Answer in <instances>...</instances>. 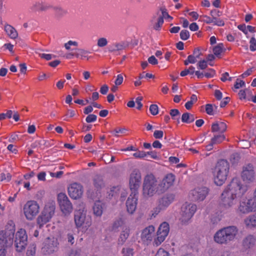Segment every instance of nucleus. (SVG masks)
I'll use <instances>...</instances> for the list:
<instances>
[{
    "mask_svg": "<svg viewBox=\"0 0 256 256\" xmlns=\"http://www.w3.org/2000/svg\"><path fill=\"white\" fill-rule=\"evenodd\" d=\"M250 49L251 51L254 52L256 50V40L254 38H252L250 40Z\"/></svg>",
    "mask_w": 256,
    "mask_h": 256,
    "instance_id": "55",
    "label": "nucleus"
},
{
    "mask_svg": "<svg viewBox=\"0 0 256 256\" xmlns=\"http://www.w3.org/2000/svg\"><path fill=\"white\" fill-rule=\"evenodd\" d=\"M150 111L152 114L155 116L158 112V108L156 104H151L150 106Z\"/></svg>",
    "mask_w": 256,
    "mask_h": 256,
    "instance_id": "54",
    "label": "nucleus"
},
{
    "mask_svg": "<svg viewBox=\"0 0 256 256\" xmlns=\"http://www.w3.org/2000/svg\"><path fill=\"white\" fill-rule=\"evenodd\" d=\"M45 216L46 215H44L41 214L37 218V224L38 225L40 228L50 220V219Z\"/></svg>",
    "mask_w": 256,
    "mask_h": 256,
    "instance_id": "36",
    "label": "nucleus"
},
{
    "mask_svg": "<svg viewBox=\"0 0 256 256\" xmlns=\"http://www.w3.org/2000/svg\"><path fill=\"white\" fill-rule=\"evenodd\" d=\"M198 98L196 94H193L190 96V100L186 102L185 104V107L187 110H190L192 105L197 102Z\"/></svg>",
    "mask_w": 256,
    "mask_h": 256,
    "instance_id": "40",
    "label": "nucleus"
},
{
    "mask_svg": "<svg viewBox=\"0 0 256 256\" xmlns=\"http://www.w3.org/2000/svg\"><path fill=\"white\" fill-rule=\"evenodd\" d=\"M53 9L54 12V16L57 18H62L68 13L66 9L60 6H54L53 8Z\"/></svg>",
    "mask_w": 256,
    "mask_h": 256,
    "instance_id": "32",
    "label": "nucleus"
},
{
    "mask_svg": "<svg viewBox=\"0 0 256 256\" xmlns=\"http://www.w3.org/2000/svg\"><path fill=\"white\" fill-rule=\"evenodd\" d=\"M164 24L162 16L159 13L154 15L150 20V26L156 30H159Z\"/></svg>",
    "mask_w": 256,
    "mask_h": 256,
    "instance_id": "22",
    "label": "nucleus"
},
{
    "mask_svg": "<svg viewBox=\"0 0 256 256\" xmlns=\"http://www.w3.org/2000/svg\"><path fill=\"white\" fill-rule=\"evenodd\" d=\"M124 226H128L124 222V221L122 219L119 218L116 220L113 224L112 226V230L114 231H116L118 228H120L121 230L123 228Z\"/></svg>",
    "mask_w": 256,
    "mask_h": 256,
    "instance_id": "35",
    "label": "nucleus"
},
{
    "mask_svg": "<svg viewBox=\"0 0 256 256\" xmlns=\"http://www.w3.org/2000/svg\"><path fill=\"white\" fill-rule=\"evenodd\" d=\"M196 118L194 114L188 112H185L182 114V121L183 122L190 124L193 122Z\"/></svg>",
    "mask_w": 256,
    "mask_h": 256,
    "instance_id": "33",
    "label": "nucleus"
},
{
    "mask_svg": "<svg viewBox=\"0 0 256 256\" xmlns=\"http://www.w3.org/2000/svg\"><path fill=\"white\" fill-rule=\"evenodd\" d=\"M216 74L214 70L212 68L209 69L207 72L204 73V76L206 78H212Z\"/></svg>",
    "mask_w": 256,
    "mask_h": 256,
    "instance_id": "61",
    "label": "nucleus"
},
{
    "mask_svg": "<svg viewBox=\"0 0 256 256\" xmlns=\"http://www.w3.org/2000/svg\"><path fill=\"white\" fill-rule=\"evenodd\" d=\"M245 86L244 82L238 78L236 80L235 84H234V87L236 89H238V88H242L243 86Z\"/></svg>",
    "mask_w": 256,
    "mask_h": 256,
    "instance_id": "57",
    "label": "nucleus"
},
{
    "mask_svg": "<svg viewBox=\"0 0 256 256\" xmlns=\"http://www.w3.org/2000/svg\"><path fill=\"white\" fill-rule=\"evenodd\" d=\"M4 30L7 36L12 40H15L18 37V32L16 28L8 24H5Z\"/></svg>",
    "mask_w": 256,
    "mask_h": 256,
    "instance_id": "26",
    "label": "nucleus"
},
{
    "mask_svg": "<svg viewBox=\"0 0 256 256\" xmlns=\"http://www.w3.org/2000/svg\"><path fill=\"white\" fill-rule=\"evenodd\" d=\"M174 180L175 176L173 174H168L159 184L160 190L165 191L167 190L173 185Z\"/></svg>",
    "mask_w": 256,
    "mask_h": 256,
    "instance_id": "19",
    "label": "nucleus"
},
{
    "mask_svg": "<svg viewBox=\"0 0 256 256\" xmlns=\"http://www.w3.org/2000/svg\"><path fill=\"white\" fill-rule=\"evenodd\" d=\"M122 256H134V249L130 248H124L122 250Z\"/></svg>",
    "mask_w": 256,
    "mask_h": 256,
    "instance_id": "44",
    "label": "nucleus"
},
{
    "mask_svg": "<svg viewBox=\"0 0 256 256\" xmlns=\"http://www.w3.org/2000/svg\"><path fill=\"white\" fill-rule=\"evenodd\" d=\"M97 116L94 114H90L87 116L86 120L87 122L90 123L95 122L96 120Z\"/></svg>",
    "mask_w": 256,
    "mask_h": 256,
    "instance_id": "60",
    "label": "nucleus"
},
{
    "mask_svg": "<svg viewBox=\"0 0 256 256\" xmlns=\"http://www.w3.org/2000/svg\"><path fill=\"white\" fill-rule=\"evenodd\" d=\"M124 45L123 42H116L110 46L109 51L112 52L118 51L124 49Z\"/></svg>",
    "mask_w": 256,
    "mask_h": 256,
    "instance_id": "37",
    "label": "nucleus"
},
{
    "mask_svg": "<svg viewBox=\"0 0 256 256\" xmlns=\"http://www.w3.org/2000/svg\"><path fill=\"white\" fill-rule=\"evenodd\" d=\"M227 126L223 122H216L212 125V132H218L223 134L226 130Z\"/></svg>",
    "mask_w": 256,
    "mask_h": 256,
    "instance_id": "25",
    "label": "nucleus"
},
{
    "mask_svg": "<svg viewBox=\"0 0 256 256\" xmlns=\"http://www.w3.org/2000/svg\"><path fill=\"white\" fill-rule=\"evenodd\" d=\"M34 9L38 11H46L52 8L51 5L42 2H36L33 6Z\"/></svg>",
    "mask_w": 256,
    "mask_h": 256,
    "instance_id": "30",
    "label": "nucleus"
},
{
    "mask_svg": "<svg viewBox=\"0 0 256 256\" xmlns=\"http://www.w3.org/2000/svg\"><path fill=\"white\" fill-rule=\"evenodd\" d=\"M206 112L208 115H214V106L212 104H206Z\"/></svg>",
    "mask_w": 256,
    "mask_h": 256,
    "instance_id": "53",
    "label": "nucleus"
},
{
    "mask_svg": "<svg viewBox=\"0 0 256 256\" xmlns=\"http://www.w3.org/2000/svg\"><path fill=\"white\" fill-rule=\"evenodd\" d=\"M256 242V238L252 235H248L246 237L242 242V244L246 248H250Z\"/></svg>",
    "mask_w": 256,
    "mask_h": 256,
    "instance_id": "31",
    "label": "nucleus"
},
{
    "mask_svg": "<svg viewBox=\"0 0 256 256\" xmlns=\"http://www.w3.org/2000/svg\"><path fill=\"white\" fill-rule=\"evenodd\" d=\"M175 196L172 194H164L158 202V207L154 209V214H158L162 210L166 208L169 205L172 204L174 200Z\"/></svg>",
    "mask_w": 256,
    "mask_h": 256,
    "instance_id": "14",
    "label": "nucleus"
},
{
    "mask_svg": "<svg viewBox=\"0 0 256 256\" xmlns=\"http://www.w3.org/2000/svg\"><path fill=\"white\" fill-rule=\"evenodd\" d=\"M68 193L72 198H78L82 196L83 194L82 186L77 182L72 183L68 188Z\"/></svg>",
    "mask_w": 256,
    "mask_h": 256,
    "instance_id": "17",
    "label": "nucleus"
},
{
    "mask_svg": "<svg viewBox=\"0 0 256 256\" xmlns=\"http://www.w3.org/2000/svg\"><path fill=\"white\" fill-rule=\"evenodd\" d=\"M78 46V43L76 41L70 40L64 44V47L68 51L76 50L77 48H72V46L77 48Z\"/></svg>",
    "mask_w": 256,
    "mask_h": 256,
    "instance_id": "34",
    "label": "nucleus"
},
{
    "mask_svg": "<svg viewBox=\"0 0 256 256\" xmlns=\"http://www.w3.org/2000/svg\"><path fill=\"white\" fill-rule=\"evenodd\" d=\"M94 186L98 190L104 186L102 178L99 176H95L94 179Z\"/></svg>",
    "mask_w": 256,
    "mask_h": 256,
    "instance_id": "38",
    "label": "nucleus"
},
{
    "mask_svg": "<svg viewBox=\"0 0 256 256\" xmlns=\"http://www.w3.org/2000/svg\"><path fill=\"white\" fill-rule=\"evenodd\" d=\"M180 38L184 40H188L190 38V33L188 30H182L180 32Z\"/></svg>",
    "mask_w": 256,
    "mask_h": 256,
    "instance_id": "51",
    "label": "nucleus"
},
{
    "mask_svg": "<svg viewBox=\"0 0 256 256\" xmlns=\"http://www.w3.org/2000/svg\"><path fill=\"white\" fill-rule=\"evenodd\" d=\"M108 44V40L105 38H100L98 40L97 46L102 48L106 46Z\"/></svg>",
    "mask_w": 256,
    "mask_h": 256,
    "instance_id": "46",
    "label": "nucleus"
},
{
    "mask_svg": "<svg viewBox=\"0 0 256 256\" xmlns=\"http://www.w3.org/2000/svg\"><path fill=\"white\" fill-rule=\"evenodd\" d=\"M196 210V206L194 204L186 202L182 208L180 220L182 224L187 223L192 217Z\"/></svg>",
    "mask_w": 256,
    "mask_h": 256,
    "instance_id": "8",
    "label": "nucleus"
},
{
    "mask_svg": "<svg viewBox=\"0 0 256 256\" xmlns=\"http://www.w3.org/2000/svg\"><path fill=\"white\" fill-rule=\"evenodd\" d=\"M157 180L154 174H146L144 179L142 194L145 198L152 196L158 190Z\"/></svg>",
    "mask_w": 256,
    "mask_h": 256,
    "instance_id": "5",
    "label": "nucleus"
},
{
    "mask_svg": "<svg viewBox=\"0 0 256 256\" xmlns=\"http://www.w3.org/2000/svg\"><path fill=\"white\" fill-rule=\"evenodd\" d=\"M74 222L77 228H82L85 231L92 225V218L87 215V211L83 203L80 204L74 210Z\"/></svg>",
    "mask_w": 256,
    "mask_h": 256,
    "instance_id": "3",
    "label": "nucleus"
},
{
    "mask_svg": "<svg viewBox=\"0 0 256 256\" xmlns=\"http://www.w3.org/2000/svg\"><path fill=\"white\" fill-rule=\"evenodd\" d=\"M154 256H170V254L164 248H160Z\"/></svg>",
    "mask_w": 256,
    "mask_h": 256,
    "instance_id": "49",
    "label": "nucleus"
},
{
    "mask_svg": "<svg viewBox=\"0 0 256 256\" xmlns=\"http://www.w3.org/2000/svg\"><path fill=\"white\" fill-rule=\"evenodd\" d=\"M208 193V189L206 187L197 188L192 190L190 192L192 198L194 200H204Z\"/></svg>",
    "mask_w": 256,
    "mask_h": 256,
    "instance_id": "16",
    "label": "nucleus"
},
{
    "mask_svg": "<svg viewBox=\"0 0 256 256\" xmlns=\"http://www.w3.org/2000/svg\"><path fill=\"white\" fill-rule=\"evenodd\" d=\"M238 232V228L234 226L222 228L214 234V240L219 244H227L234 240Z\"/></svg>",
    "mask_w": 256,
    "mask_h": 256,
    "instance_id": "2",
    "label": "nucleus"
},
{
    "mask_svg": "<svg viewBox=\"0 0 256 256\" xmlns=\"http://www.w3.org/2000/svg\"><path fill=\"white\" fill-rule=\"evenodd\" d=\"M224 50V44L220 43L213 48V52L215 56H219Z\"/></svg>",
    "mask_w": 256,
    "mask_h": 256,
    "instance_id": "41",
    "label": "nucleus"
},
{
    "mask_svg": "<svg viewBox=\"0 0 256 256\" xmlns=\"http://www.w3.org/2000/svg\"><path fill=\"white\" fill-rule=\"evenodd\" d=\"M198 68L200 70H204L208 67L207 62L205 60H200L197 64Z\"/></svg>",
    "mask_w": 256,
    "mask_h": 256,
    "instance_id": "52",
    "label": "nucleus"
},
{
    "mask_svg": "<svg viewBox=\"0 0 256 256\" xmlns=\"http://www.w3.org/2000/svg\"><path fill=\"white\" fill-rule=\"evenodd\" d=\"M226 138L222 134L218 135H214L212 138V142L214 144H218L222 142Z\"/></svg>",
    "mask_w": 256,
    "mask_h": 256,
    "instance_id": "39",
    "label": "nucleus"
},
{
    "mask_svg": "<svg viewBox=\"0 0 256 256\" xmlns=\"http://www.w3.org/2000/svg\"><path fill=\"white\" fill-rule=\"evenodd\" d=\"M218 16H213L212 17V24L214 25L217 26H222L224 25V22L223 20L220 18H218Z\"/></svg>",
    "mask_w": 256,
    "mask_h": 256,
    "instance_id": "42",
    "label": "nucleus"
},
{
    "mask_svg": "<svg viewBox=\"0 0 256 256\" xmlns=\"http://www.w3.org/2000/svg\"><path fill=\"white\" fill-rule=\"evenodd\" d=\"M124 80V78L122 74H119L116 76L114 81V84L116 86H120L122 84Z\"/></svg>",
    "mask_w": 256,
    "mask_h": 256,
    "instance_id": "59",
    "label": "nucleus"
},
{
    "mask_svg": "<svg viewBox=\"0 0 256 256\" xmlns=\"http://www.w3.org/2000/svg\"><path fill=\"white\" fill-rule=\"evenodd\" d=\"M170 232L169 224L166 222L162 223L158 230L156 237L154 239V244L160 246L166 239Z\"/></svg>",
    "mask_w": 256,
    "mask_h": 256,
    "instance_id": "10",
    "label": "nucleus"
},
{
    "mask_svg": "<svg viewBox=\"0 0 256 256\" xmlns=\"http://www.w3.org/2000/svg\"><path fill=\"white\" fill-rule=\"evenodd\" d=\"M246 190L247 187L242 185L238 178H234L222 194L220 205L226 209L232 208L236 204L237 198Z\"/></svg>",
    "mask_w": 256,
    "mask_h": 256,
    "instance_id": "1",
    "label": "nucleus"
},
{
    "mask_svg": "<svg viewBox=\"0 0 256 256\" xmlns=\"http://www.w3.org/2000/svg\"><path fill=\"white\" fill-rule=\"evenodd\" d=\"M164 132L160 130H156L154 132V136L155 138L160 139L163 137Z\"/></svg>",
    "mask_w": 256,
    "mask_h": 256,
    "instance_id": "62",
    "label": "nucleus"
},
{
    "mask_svg": "<svg viewBox=\"0 0 256 256\" xmlns=\"http://www.w3.org/2000/svg\"><path fill=\"white\" fill-rule=\"evenodd\" d=\"M58 202L60 209L65 216L69 215L72 211V204L64 193H60L58 195Z\"/></svg>",
    "mask_w": 256,
    "mask_h": 256,
    "instance_id": "9",
    "label": "nucleus"
},
{
    "mask_svg": "<svg viewBox=\"0 0 256 256\" xmlns=\"http://www.w3.org/2000/svg\"><path fill=\"white\" fill-rule=\"evenodd\" d=\"M88 53H90L88 51L83 48H78L75 52L68 54L66 56V58L68 59H70L74 56L76 58H80L81 60L86 58L87 60H88L92 58V56H88Z\"/></svg>",
    "mask_w": 256,
    "mask_h": 256,
    "instance_id": "21",
    "label": "nucleus"
},
{
    "mask_svg": "<svg viewBox=\"0 0 256 256\" xmlns=\"http://www.w3.org/2000/svg\"><path fill=\"white\" fill-rule=\"evenodd\" d=\"M120 188L119 186H115L113 187L110 190V192L108 194L109 198L112 196H116L118 192L120 190Z\"/></svg>",
    "mask_w": 256,
    "mask_h": 256,
    "instance_id": "50",
    "label": "nucleus"
},
{
    "mask_svg": "<svg viewBox=\"0 0 256 256\" xmlns=\"http://www.w3.org/2000/svg\"><path fill=\"white\" fill-rule=\"evenodd\" d=\"M197 61V58L193 55H189L186 60L184 61V64L186 66L188 65L189 64H194Z\"/></svg>",
    "mask_w": 256,
    "mask_h": 256,
    "instance_id": "45",
    "label": "nucleus"
},
{
    "mask_svg": "<svg viewBox=\"0 0 256 256\" xmlns=\"http://www.w3.org/2000/svg\"><path fill=\"white\" fill-rule=\"evenodd\" d=\"M228 162L224 160H219L212 172L214 182L217 186H222L227 178L229 172Z\"/></svg>",
    "mask_w": 256,
    "mask_h": 256,
    "instance_id": "4",
    "label": "nucleus"
},
{
    "mask_svg": "<svg viewBox=\"0 0 256 256\" xmlns=\"http://www.w3.org/2000/svg\"><path fill=\"white\" fill-rule=\"evenodd\" d=\"M39 211V204L36 201L33 200L28 201L23 208L24 214L26 220H32L38 214Z\"/></svg>",
    "mask_w": 256,
    "mask_h": 256,
    "instance_id": "7",
    "label": "nucleus"
},
{
    "mask_svg": "<svg viewBox=\"0 0 256 256\" xmlns=\"http://www.w3.org/2000/svg\"><path fill=\"white\" fill-rule=\"evenodd\" d=\"M161 10L162 14V16H162L163 18H168V22L171 21L173 19L172 17L170 16L168 14V12H166V10L165 8H162Z\"/></svg>",
    "mask_w": 256,
    "mask_h": 256,
    "instance_id": "56",
    "label": "nucleus"
},
{
    "mask_svg": "<svg viewBox=\"0 0 256 256\" xmlns=\"http://www.w3.org/2000/svg\"><path fill=\"white\" fill-rule=\"evenodd\" d=\"M170 114L173 119H178L179 117L176 118L180 116V112L177 109H172L170 110Z\"/></svg>",
    "mask_w": 256,
    "mask_h": 256,
    "instance_id": "58",
    "label": "nucleus"
},
{
    "mask_svg": "<svg viewBox=\"0 0 256 256\" xmlns=\"http://www.w3.org/2000/svg\"><path fill=\"white\" fill-rule=\"evenodd\" d=\"M28 236L25 230L20 228L16 234L14 244L16 250L22 252L27 244Z\"/></svg>",
    "mask_w": 256,
    "mask_h": 256,
    "instance_id": "11",
    "label": "nucleus"
},
{
    "mask_svg": "<svg viewBox=\"0 0 256 256\" xmlns=\"http://www.w3.org/2000/svg\"><path fill=\"white\" fill-rule=\"evenodd\" d=\"M142 182L141 173L139 170L135 169L130 176L129 186L132 192H137Z\"/></svg>",
    "mask_w": 256,
    "mask_h": 256,
    "instance_id": "12",
    "label": "nucleus"
},
{
    "mask_svg": "<svg viewBox=\"0 0 256 256\" xmlns=\"http://www.w3.org/2000/svg\"><path fill=\"white\" fill-rule=\"evenodd\" d=\"M221 12L220 10L214 9L210 10V15L212 17L213 16H220Z\"/></svg>",
    "mask_w": 256,
    "mask_h": 256,
    "instance_id": "64",
    "label": "nucleus"
},
{
    "mask_svg": "<svg viewBox=\"0 0 256 256\" xmlns=\"http://www.w3.org/2000/svg\"><path fill=\"white\" fill-rule=\"evenodd\" d=\"M7 179V181L8 182L10 180V176L9 174H6L4 173H2L0 174V180L3 181L6 180Z\"/></svg>",
    "mask_w": 256,
    "mask_h": 256,
    "instance_id": "63",
    "label": "nucleus"
},
{
    "mask_svg": "<svg viewBox=\"0 0 256 256\" xmlns=\"http://www.w3.org/2000/svg\"><path fill=\"white\" fill-rule=\"evenodd\" d=\"M58 240L54 237L46 239L42 248V252L46 254H51L56 252L58 248Z\"/></svg>",
    "mask_w": 256,
    "mask_h": 256,
    "instance_id": "13",
    "label": "nucleus"
},
{
    "mask_svg": "<svg viewBox=\"0 0 256 256\" xmlns=\"http://www.w3.org/2000/svg\"><path fill=\"white\" fill-rule=\"evenodd\" d=\"M238 210L242 214H248L251 212L247 199H243L240 202Z\"/></svg>",
    "mask_w": 256,
    "mask_h": 256,
    "instance_id": "28",
    "label": "nucleus"
},
{
    "mask_svg": "<svg viewBox=\"0 0 256 256\" xmlns=\"http://www.w3.org/2000/svg\"><path fill=\"white\" fill-rule=\"evenodd\" d=\"M130 228L128 226H124L122 230L120 235L118 238V244L122 245L126 240L130 236Z\"/></svg>",
    "mask_w": 256,
    "mask_h": 256,
    "instance_id": "23",
    "label": "nucleus"
},
{
    "mask_svg": "<svg viewBox=\"0 0 256 256\" xmlns=\"http://www.w3.org/2000/svg\"><path fill=\"white\" fill-rule=\"evenodd\" d=\"M54 204H48L45 206L42 214L44 215H46L45 216L50 220L54 214Z\"/></svg>",
    "mask_w": 256,
    "mask_h": 256,
    "instance_id": "27",
    "label": "nucleus"
},
{
    "mask_svg": "<svg viewBox=\"0 0 256 256\" xmlns=\"http://www.w3.org/2000/svg\"><path fill=\"white\" fill-rule=\"evenodd\" d=\"M244 223L248 229H253L256 228V214L246 216L244 220Z\"/></svg>",
    "mask_w": 256,
    "mask_h": 256,
    "instance_id": "24",
    "label": "nucleus"
},
{
    "mask_svg": "<svg viewBox=\"0 0 256 256\" xmlns=\"http://www.w3.org/2000/svg\"><path fill=\"white\" fill-rule=\"evenodd\" d=\"M14 234L13 228L8 232H0V256H6V248L12 244Z\"/></svg>",
    "mask_w": 256,
    "mask_h": 256,
    "instance_id": "6",
    "label": "nucleus"
},
{
    "mask_svg": "<svg viewBox=\"0 0 256 256\" xmlns=\"http://www.w3.org/2000/svg\"><path fill=\"white\" fill-rule=\"evenodd\" d=\"M138 200V192H132L126 202V210L128 213L132 214L135 212Z\"/></svg>",
    "mask_w": 256,
    "mask_h": 256,
    "instance_id": "18",
    "label": "nucleus"
},
{
    "mask_svg": "<svg viewBox=\"0 0 256 256\" xmlns=\"http://www.w3.org/2000/svg\"><path fill=\"white\" fill-rule=\"evenodd\" d=\"M154 230V227L152 226H150L145 228L142 230L141 234L142 240L146 244L150 242L152 240Z\"/></svg>",
    "mask_w": 256,
    "mask_h": 256,
    "instance_id": "20",
    "label": "nucleus"
},
{
    "mask_svg": "<svg viewBox=\"0 0 256 256\" xmlns=\"http://www.w3.org/2000/svg\"><path fill=\"white\" fill-rule=\"evenodd\" d=\"M249 206H250L251 212L256 211V196H254L250 199H247Z\"/></svg>",
    "mask_w": 256,
    "mask_h": 256,
    "instance_id": "43",
    "label": "nucleus"
},
{
    "mask_svg": "<svg viewBox=\"0 0 256 256\" xmlns=\"http://www.w3.org/2000/svg\"><path fill=\"white\" fill-rule=\"evenodd\" d=\"M133 156L136 158H142L147 155L146 152L144 151H137L133 154Z\"/></svg>",
    "mask_w": 256,
    "mask_h": 256,
    "instance_id": "48",
    "label": "nucleus"
},
{
    "mask_svg": "<svg viewBox=\"0 0 256 256\" xmlns=\"http://www.w3.org/2000/svg\"><path fill=\"white\" fill-rule=\"evenodd\" d=\"M200 20L203 22L207 24H212V16H209L206 15H202L200 16Z\"/></svg>",
    "mask_w": 256,
    "mask_h": 256,
    "instance_id": "47",
    "label": "nucleus"
},
{
    "mask_svg": "<svg viewBox=\"0 0 256 256\" xmlns=\"http://www.w3.org/2000/svg\"><path fill=\"white\" fill-rule=\"evenodd\" d=\"M93 214L96 216L100 217L103 212L102 203L100 201L96 202L92 208Z\"/></svg>",
    "mask_w": 256,
    "mask_h": 256,
    "instance_id": "29",
    "label": "nucleus"
},
{
    "mask_svg": "<svg viewBox=\"0 0 256 256\" xmlns=\"http://www.w3.org/2000/svg\"><path fill=\"white\" fill-rule=\"evenodd\" d=\"M242 178L246 184H250L255 180L256 174L253 166L250 164H248L243 168L242 172Z\"/></svg>",
    "mask_w": 256,
    "mask_h": 256,
    "instance_id": "15",
    "label": "nucleus"
}]
</instances>
